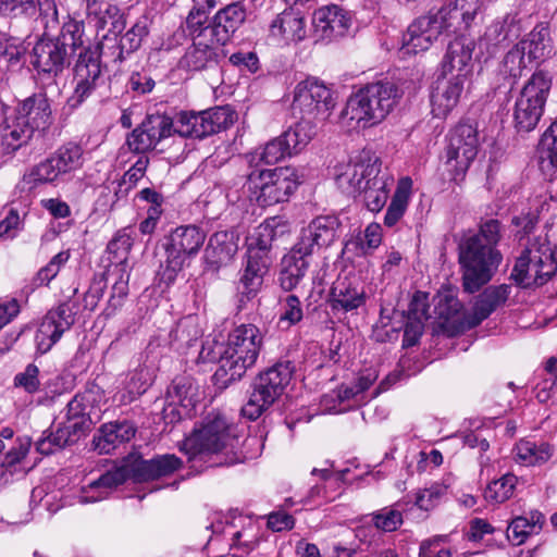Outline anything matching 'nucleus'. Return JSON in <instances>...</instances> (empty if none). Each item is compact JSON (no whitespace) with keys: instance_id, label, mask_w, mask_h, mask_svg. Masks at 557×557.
Wrapping results in <instances>:
<instances>
[{"instance_id":"f257e3e1","label":"nucleus","mask_w":557,"mask_h":557,"mask_svg":"<svg viewBox=\"0 0 557 557\" xmlns=\"http://www.w3.org/2000/svg\"><path fill=\"white\" fill-rule=\"evenodd\" d=\"M242 437L237 428L224 416L210 413L184 440L181 450L185 451L189 459L198 456L214 457L215 465L230 466L243 462L248 457L244 447L258 443L257 437Z\"/></svg>"},{"instance_id":"f03ea898","label":"nucleus","mask_w":557,"mask_h":557,"mask_svg":"<svg viewBox=\"0 0 557 557\" xmlns=\"http://www.w3.org/2000/svg\"><path fill=\"white\" fill-rule=\"evenodd\" d=\"M502 233L500 222L488 219L480 223L478 232L463 234L458 249L466 292L473 294L492 280L503 260L497 249Z\"/></svg>"},{"instance_id":"7ed1b4c3","label":"nucleus","mask_w":557,"mask_h":557,"mask_svg":"<svg viewBox=\"0 0 557 557\" xmlns=\"http://www.w3.org/2000/svg\"><path fill=\"white\" fill-rule=\"evenodd\" d=\"M337 187L351 197H361L368 210L380 212L386 205L394 178L382 171L381 160L371 151L362 150L335 169Z\"/></svg>"},{"instance_id":"20e7f679","label":"nucleus","mask_w":557,"mask_h":557,"mask_svg":"<svg viewBox=\"0 0 557 557\" xmlns=\"http://www.w3.org/2000/svg\"><path fill=\"white\" fill-rule=\"evenodd\" d=\"M45 83L39 91L20 101L14 114L0 125V153L8 156L27 145L35 136L42 137L53 124L51 100Z\"/></svg>"},{"instance_id":"39448f33","label":"nucleus","mask_w":557,"mask_h":557,"mask_svg":"<svg viewBox=\"0 0 557 557\" xmlns=\"http://www.w3.org/2000/svg\"><path fill=\"white\" fill-rule=\"evenodd\" d=\"M182 467V460L175 455H161L144 460L132 455L120 467H114L101 474L97 480L82 486L76 498L82 505L103 500L128 478L136 481H149L170 475Z\"/></svg>"},{"instance_id":"423d86ee","label":"nucleus","mask_w":557,"mask_h":557,"mask_svg":"<svg viewBox=\"0 0 557 557\" xmlns=\"http://www.w3.org/2000/svg\"><path fill=\"white\" fill-rule=\"evenodd\" d=\"M401 96L403 91L394 82L385 79L370 83L348 98L342 115L358 126L371 127L386 119Z\"/></svg>"},{"instance_id":"0eeeda50","label":"nucleus","mask_w":557,"mask_h":557,"mask_svg":"<svg viewBox=\"0 0 557 557\" xmlns=\"http://www.w3.org/2000/svg\"><path fill=\"white\" fill-rule=\"evenodd\" d=\"M263 346L260 329L251 323L235 326L227 335L221 351L215 375L231 383L243 377L255 366Z\"/></svg>"},{"instance_id":"6e6552de","label":"nucleus","mask_w":557,"mask_h":557,"mask_svg":"<svg viewBox=\"0 0 557 557\" xmlns=\"http://www.w3.org/2000/svg\"><path fill=\"white\" fill-rule=\"evenodd\" d=\"M206 237V232L195 224L181 225L172 230L162 243L165 258L158 270L159 283L165 287L171 286L187 261L197 256Z\"/></svg>"},{"instance_id":"1a4fd4ad","label":"nucleus","mask_w":557,"mask_h":557,"mask_svg":"<svg viewBox=\"0 0 557 557\" xmlns=\"http://www.w3.org/2000/svg\"><path fill=\"white\" fill-rule=\"evenodd\" d=\"M295 364L289 360H278L259 373L251 385V392L242 408V414L249 420H257L285 392L289 384Z\"/></svg>"},{"instance_id":"9d476101","label":"nucleus","mask_w":557,"mask_h":557,"mask_svg":"<svg viewBox=\"0 0 557 557\" xmlns=\"http://www.w3.org/2000/svg\"><path fill=\"white\" fill-rule=\"evenodd\" d=\"M298 172L292 166L252 170L247 177L248 189L260 207L285 202L299 185Z\"/></svg>"},{"instance_id":"9b49d317","label":"nucleus","mask_w":557,"mask_h":557,"mask_svg":"<svg viewBox=\"0 0 557 557\" xmlns=\"http://www.w3.org/2000/svg\"><path fill=\"white\" fill-rule=\"evenodd\" d=\"M552 76L539 70L532 74L516 100L513 121L518 132L534 129L543 114L549 90Z\"/></svg>"},{"instance_id":"f8f14e48","label":"nucleus","mask_w":557,"mask_h":557,"mask_svg":"<svg viewBox=\"0 0 557 557\" xmlns=\"http://www.w3.org/2000/svg\"><path fill=\"white\" fill-rule=\"evenodd\" d=\"M557 271V262L549 243L533 244L517 259L510 277L523 288L547 283Z\"/></svg>"},{"instance_id":"ddd939ff","label":"nucleus","mask_w":557,"mask_h":557,"mask_svg":"<svg viewBox=\"0 0 557 557\" xmlns=\"http://www.w3.org/2000/svg\"><path fill=\"white\" fill-rule=\"evenodd\" d=\"M335 107L333 91L317 77H307L294 88L292 110L299 119L325 122Z\"/></svg>"},{"instance_id":"4468645a","label":"nucleus","mask_w":557,"mask_h":557,"mask_svg":"<svg viewBox=\"0 0 557 557\" xmlns=\"http://www.w3.org/2000/svg\"><path fill=\"white\" fill-rule=\"evenodd\" d=\"M235 113L227 107H214L205 111H183L173 122L172 133L182 137L205 138L226 129L234 123Z\"/></svg>"},{"instance_id":"2eb2a0df","label":"nucleus","mask_w":557,"mask_h":557,"mask_svg":"<svg viewBox=\"0 0 557 557\" xmlns=\"http://www.w3.org/2000/svg\"><path fill=\"white\" fill-rule=\"evenodd\" d=\"M71 57L66 49L52 36L42 34L32 50V65L37 72L39 84L55 88L59 91L55 78L70 65Z\"/></svg>"},{"instance_id":"dca6fc26","label":"nucleus","mask_w":557,"mask_h":557,"mask_svg":"<svg viewBox=\"0 0 557 557\" xmlns=\"http://www.w3.org/2000/svg\"><path fill=\"white\" fill-rule=\"evenodd\" d=\"M74 91L67 99V106L72 110L79 108L102 84L98 48H87L79 53L74 69Z\"/></svg>"},{"instance_id":"f3484780","label":"nucleus","mask_w":557,"mask_h":557,"mask_svg":"<svg viewBox=\"0 0 557 557\" xmlns=\"http://www.w3.org/2000/svg\"><path fill=\"white\" fill-rule=\"evenodd\" d=\"M173 120L165 114H149L126 139L128 148L136 153L153 149L158 143L172 135Z\"/></svg>"},{"instance_id":"a211bd4d","label":"nucleus","mask_w":557,"mask_h":557,"mask_svg":"<svg viewBox=\"0 0 557 557\" xmlns=\"http://www.w3.org/2000/svg\"><path fill=\"white\" fill-rule=\"evenodd\" d=\"M339 225V220L334 215L317 216L302 230L294 247L302 255L311 257L335 242Z\"/></svg>"},{"instance_id":"6ab92c4d","label":"nucleus","mask_w":557,"mask_h":557,"mask_svg":"<svg viewBox=\"0 0 557 557\" xmlns=\"http://www.w3.org/2000/svg\"><path fill=\"white\" fill-rule=\"evenodd\" d=\"M75 322V312L69 302L50 310L40 323L35 341L41 354H46Z\"/></svg>"},{"instance_id":"aec40b11","label":"nucleus","mask_w":557,"mask_h":557,"mask_svg":"<svg viewBox=\"0 0 557 557\" xmlns=\"http://www.w3.org/2000/svg\"><path fill=\"white\" fill-rule=\"evenodd\" d=\"M479 138L476 128L469 123L458 124L449 135L447 162L455 161L457 171H466L478 154Z\"/></svg>"},{"instance_id":"412c9836","label":"nucleus","mask_w":557,"mask_h":557,"mask_svg":"<svg viewBox=\"0 0 557 557\" xmlns=\"http://www.w3.org/2000/svg\"><path fill=\"white\" fill-rule=\"evenodd\" d=\"M483 0H446L434 14L447 34L467 30L481 12Z\"/></svg>"},{"instance_id":"4be33fe9","label":"nucleus","mask_w":557,"mask_h":557,"mask_svg":"<svg viewBox=\"0 0 557 557\" xmlns=\"http://www.w3.org/2000/svg\"><path fill=\"white\" fill-rule=\"evenodd\" d=\"M446 33L434 13L416 18L403 36L404 53H418L428 50L432 44Z\"/></svg>"},{"instance_id":"5701e85b","label":"nucleus","mask_w":557,"mask_h":557,"mask_svg":"<svg viewBox=\"0 0 557 557\" xmlns=\"http://www.w3.org/2000/svg\"><path fill=\"white\" fill-rule=\"evenodd\" d=\"M465 74L437 78L430 97L434 117L445 119L457 107L465 90Z\"/></svg>"},{"instance_id":"b1692460","label":"nucleus","mask_w":557,"mask_h":557,"mask_svg":"<svg viewBox=\"0 0 557 557\" xmlns=\"http://www.w3.org/2000/svg\"><path fill=\"white\" fill-rule=\"evenodd\" d=\"M289 233V222L284 216L274 215L265 219L248 238L247 252L271 259L270 251L273 243Z\"/></svg>"},{"instance_id":"393cba45","label":"nucleus","mask_w":557,"mask_h":557,"mask_svg":"<svg viewBox=\"0 0 557 557\" xmlns=\"http://www.w3.org/2000/svg\"><path fill=\"white\" fill-rule=\"evenodd\" d=\"M247 18V12L240 2H233L220 9L211 18L208 33L213 42L227 45Z\"/></svg>"},{"instance_id":"a878e982","label":"nucleus","mask_w":557,"mask_h":557,"mask_svg":"<svg viewBox=\"0 0 557 557\" xmlns=\"http://www.w3.org/2000/svg\"><path fill=\"white\" fill-rule=\"evenodd\" d=\"M270 263L271 259H264L255 252L246 253V262L236 287L240 307L257 296Z\"/></svg>"},{"instance_id":"bb28decb","label":"nucleus","mask_w":557,"mask_h":557,"mask_svg":"<svg viewBox=\"0 0 557 557\" xmlns=\"http://www.w3.org/2000/svg\"><path fill=\"white\" fill-rule=\"evenodd\" d=\"M312 25L320 38L333 39L346 34L351 25V18L342 8L332 4L314 11Z\"/></svg>"},{"instance_id":"cd10ccee","label":"nucleus","mask_w":557,"mask_h":557,"mask_svg":"<svg viewBox=\"0 0 557 557\" xmlns=\"http://www.w3.org/2000/svg\"><path fill=\"white\" fill-rule=\"evenodd\" d=\"M239 236L234 231L215 232L208 242L205 249L207 263L213 269L219 270L226 267L234 259L238 250Z\"/></svg>"},{"instance_id":"c85d7f7f","label":"nucleus","mask_w":557,"mask_h":557,"mask_svg":"<svg viewBox=\"0 0 557 557\" xmlns=\"http://www.w3.org/2000/svg\"><path fill=\"white\" fill-rule=\"evenodd\" d=\"M222 45L210 39L193 40L180 61L183 69L202 71L218 65L222 55Z\"/></svg>"},{"instance_id":"c756f323","label":"nucleus","mask_w":557,"mask_h":557,"mask_svg":"<svg viewBox=\"0 0 557 557\" xmlns=\"http://www.w3.org/2000/svg\"><path fill=\"white\" fill-rule=\"evenodd\" d=\"M136 425L128 420L109 422L94 436V446L99 454H110L120 445L128 443L136 434Z\"/></svg>"},{"instance_id":"7c9ffc66","label":"nucleus","mask_w":557,"mask_h":557,"mask_svg":"<svg viewBox=\"0 0 557 557\" xmlns=\"http://www.w3.org/2000/svg\"><path fill=\"white\" fill-rule=\"evenodd\" d=\"M475 42L465 35L456 37L448 44L447 51L442 61L443 73L448 74L457 71V74H465L466 77L472 71V57Z\"/></svg>"},{"instance_id":"2f4dec72","label":"nucleus","mask_w":557,"mask_h":557,"mask_svg":"<svg viewBox=\"0 0 557 557\" xmlns=\"http://www.w3.org/2000/svg\"><path fill=\"white\" fill-rule=\"evenodd\" d=\"M166 401L165 417H169V410L176 411L178 419L188 416L197 403V386L188 377H176L168 388Z\"/></svg>"},{"instance_id":"473e14b6","label":"nucleus","mask_w":557,"mask_h":557,"mask_svg":"<svg viewBox=\"0 0 557 557\" xmlns=\"http://www.w3.org/2000/svg\"><path fill=\"white\" fill-rule=\"evenodd\" d=\"M270 35L286 44H297L306 38L304 16L294 10H284L270 24Z\"/></svg>"},{"instance_id":"72a5a7b5","label":"nucleus","mask_w":557,"mask_h":557,"mask_svg":"<svg viewBox=\"0 0 557 557\" xmlns=\"http://www.w3.org/2000/svg\"><path fill=\"white\" fill-rule=\"evenodd\" d=\"M511 294V285L502 284L485 288L476 298L469 326L479 325L487 319L498 307L505 305Z\"/></svg>"},{"instance_id":"f704fd0d","label":"nucleus","mask_w":557,"mask_h":557,"mask_svg":"<svg viewBox=\"0 0 557 557\" xmlns=\"http://www.w3.org/2000/svg\"><path fill=\"white\" fill-rule=\"evenodd\" d=\"M331 301L334 309L351 311L366 302L363 287L356 284L349 277H338L331 290Z\"/></svg>"},{"instance_id":"c9c22d12","label":"nucleus","mask_w":557,"mask_h":557,"mask_svg":"<svg viewBox=\"0 0 557 557\" xmlns=\"http://www.w3.org/2000/svg\"><path fill=\"white\" fill-rule=\"evenodd\" d=\"M309 258L294 246L283 257L278 282L284 290L289 292L298 286L309 268Z\"/></svg>"},{"instance_id":"e433bc0d","label":"nucleus","mask_w":557,"mask_h":557,"mask_svg":"<svg viewBox=\"0 0 557 557\" xmlns=\"http://www.w3.org/2000/svg\"><path fill=\"white\" fill-rule=\"evenodd\" d=\"M518 45L525 52L529 62H542L548 59L554 51L549 29L543 25L534 27L528 37L520 40Z\"/></svg>"},{"instance_id":"4c0bfd02","label":"nucleus","mask_w":557,"mask_h":557,"mask_svg":"<svg viewBox=\"0 0 557 557\" xmlns=\"http://www.w3.org/2000/svg\"><path fill=\"white\" fill-rule=\"evenodd\" d=\"M0 72L16 71L24 65L27 48L24 41L8 33H1Z\"/></svg>"},{"instance_id":"58836bf2","label":"nucleus","mask_w":557,"mask_h":557,"mask_svg":"<svg viewBox=\"0 0 557 557\" xmlns=\"http://www.w3.org/2000/svg\"><path fill=\"white\" fill-rule=\"evenodd\" d=\"M513 454L515 460L522 466H540L552 458L554 448L546 442L521 440L516 444Z\"/></svg>"},{"instance_id":"ea45409f","label":"nucleus","mask_w":557,"mask_h":557,"mask_svg":"<svg viewBox=\"0 0 557 557\" xmlns=\"http://www.w3.org/2000/svg\"><path fill=\"white\" fill-rule=\"evenodd\" d=\"M543 522L544 516L537 510L530 512V517L518 516L507 528V539L512 545H521L542 530Z\"/></svg>"},{"instance_id":"a19ab883","label":"nucleus","mask_w":557,"mask_h":557,"mask_svg":"<svg viewBox=\"0 0 557 557\" xmlns=\"http://www.w3.org/2000/svg\"><path fill=\"white\" fill-rule=\"evenodd\" d=\"M318 124V122L308 119H299L294 126L281 135L290 156L299 153L307 147L315 136Z\"/></svg>"},{"instance_id":"79ce46f5","label":"nucleus","mask_w":557,"mask_h":557,"mask_svg":"<svg viewBox=\"0 0 557 557\" xmlns=\"http://www.w3.org/2000/svg\"><path fill=\"white\" fill-rule=\"evenodd\" d=\"M201 336L200 321L198 315L195 314H188L180 319L170 333L171 342L176 344L177 349L191 347Z\"/></svg>"},{"instance_id":"37998d69","label":"nucleus","mask_w":557,"mask_h":557,"mask_svg":"<svg viewBox=\"0 0 557 557\" xmlns=\"http://www.w3.org/2000/svg\"><path fill=\"white\" fill-rule=\"evenodd\" d=\"M148 33V18L146 16H141L120 39V42L116 46L117 55H115L114 61L121 63L129 54L138 50Z\"/></svg>"},{"instance_id":"c03bdc74","label":"nucleus","mask_w":557,"mask_h":557,"mask_svg":"<svg viewBox=\"0 0 557 557\" xmlns=\"http://www.w3.org/2000/svg\"><path fill=\"white\" fill-rule=\"evenodd\" d=\"M412 180L408 176L398 181L395 194L384 216L385 226H394L407 210L411 196Z\"/></svg>"},{"instance_id":"a18cd8bd","label":"nucleus","mask_w":557,"mask_h":557,"mask_svg":"<svg viewBox=\"0 0 557 557\" xmlns=\"http://www.w3.org/2000/svg\"><path fill=\"white\" fill-rule=\"evenodd\" d=\"M51 156L62 175L78 170L84 163L83 148L75 143L64 144Z\"/></svg>"},{"instance_id":"49530a36","label":"nucleus","mask_w":557,"mask_h":557,"mask_svg":"<svg viewBox=\"0 0 557 557\" xmlns=\"http://www.w3.org/2000/svg\"><path fill=\"white\" fill-rule=\"evenodd\" d=\"M84 23L76 21L70 16L63 22L60 34L52 36V39L58 40L66 49V52L72 57L77 49L84 46Z\"/></svg>"},{"instance_id":"de8ad7c7","label":"nucleus","mask_w":557,"mask_h":557,"mask_svg":"<svg viewBox=\"0 0 557 557\" xmlns=\"http://www.w3.org/2000/svg\"><path fill=\"white\" fill-rule=\"evenodd\" d=\"M87 14L97 29H103L109 23L112 24L113 29L117 30L123 26V23L120 22V10L115 5L109 3L97 4L96 1H92L87 5Z\"/></svg>"},{"instance_id":"09e8293b","label":"nucleus","mask_w":557,"mask_h":557,"mask_svg":"<svg viewBox=\"0 0 557 557\" xmlns=\"http://www.w3.org/2000/svg\"><path fill=\"white\" fill-rule=\"evenodd\" d=\"M517 484L518 478L513 473H506L487 484L484 498L493 504L505 503L513 496Z\"/></svg>"},{"instance_id":"8fccbe9b","label":"nucleus","mask_w":557,"mask_h":557,"mask_svg":"<svg viewBox=\"0 0 557 557\" xmlns=\"http://www.w3.org/2000/svg\"><path fill=\"white\" fill-rule=\"evenodd\" d=\"M61 175L62 174L60 171H58L52 156H50L49 158L34 165L24 175V181L32 187H37L41 184L54 183Z\"/></svg>"},{"instance_id":"3c124183","label":"nucleus","mask_w":557,"mask_h":557,"mask_svg":"<svg viewBox=\"0 0 557 557\" xmlns=\"http://www.w3.org/2000/svg\"><path fill=\"white\" fill-rule=\"evenodd\" d=\"M231 546L238 552L239 555H248L251 550H253L259 543V531L258 528L251 522L248 521L247 524L245 522L236 528L232 533Z\"/></svg>"},{"instance_id":"603ef678","label":"nucleus","mask_w":557,"mask_h":557,"mask_svg":"<svg viewBox=\"0 0 557 557\" xmlns=\"http://www.w3.org/2000/svg\"><path fill=\"white\" fill-rule=\"evenodd\" d=\"M151 377L145 368L134 370L126 382L124 392L121 393L120 403L131 404L143 395L150 386Z\"/></svg>"},{"instance_id":"864d4df0","label":"nucleus","mask_w":557,"mask_h":557,"mask_svg":"<svg viewBox=\"0 0 557 557\" xmlns=\"http://www.w3.org/2000/svg\"><path fill=\"white\" fill-rule=\"evenodd\" d=\"M119 277L112 286L111 296L108 301V306L104 309L107 317L113 315L124 304L126 296L128 295V280L129 273L125 270V264L120 263L117 267Z\"/></svg>"},{"instance_id":"5fc2aeb1","label":"nucleus","mask_w":557,"mask_h":557,"mask_svg":"<svg viewBox=\"0 0 557 557\" xmlns=\"http://www.w3.org/2000/svg\"><path fill=\"white\" fill-rule=\"evenodd\" d=\"M525 55V52L517 44L504 57L500 71L505 76L513 79L512 84H515L528 69L529 60L527 61Z\"/></svg>"},{"instance_id":"6e6d98bb","label":"nucleus","mask_w":557,"mask_h":557,"mask_svg":"<svg viewBox=\"0 0 557 557\" xmlns=\"http://www.w3.org/2000/svg\"><path fill=\"white\" fill-rule=\"evenodd\" d=\"M185 25V30L188 32L191 40H197L198 38L212 40V36L208 33L211 28V21L208 22V12L191 8L186 17Z\"/></svg>"},{"instance_id":"4d7b16f0","label":"nucleus","mask_w":557,"mask_h":557,"mask_svg":"<svg viewBox=\"0 0 557 557\" xmlns=\"http://www.w3.org/2000/svg\"><path fill=\"white\" fill-rule=\"evenodd\" d=\"M446 494L447 485L442 482H435L429 487L417 492L414 504L420 509L429 511L435 508Z\"/></svg>"},{"instance_id":"13d9d810","label":"nucleus","mask_w":557,"mask_h":557,"mask_svg":"<svg viewBox=\"0 0 557 557\" xmlns=\"http://www.w3.org/2000/svg\"><path fill=\"white\" fill-rule=\"evenodd\" d=\"M37 13L36 0H0V16L34 17Z\"/></svg>"},{"instance_id":"bf43d9fd","label":"nucleus","mask_w":557,"mask_h":557,"mask_svg":"<svg viewBox=\"0 0 557 557\" xmlns=\"http://www.w3.org/2000/svg\"><path fill=\"white\" fill-rule=\"evenodd\" d=\"M286 156L290 157V153L288 152L282 137L278 136L267 143L262 148L256 150L252 156V160L258 158L265 164H273L281 161Z\"/></svg>"},{"instance_id":"052dcab7","label":"nucleus","mask_w":557,"mask_h":557,"mask_svg":"<svg viewBox=\"0 0 557 557\" xmlns=\"http://www.w3.org/2000/svg\"><path fill=\"white\" fill-rule=\"evenodd\" d=\"M70 251L64 250L57 253L34 277L35 286L48 285L60 272L61 268L69 261Z\"/></svg>"},{"instance_id":"680f3d73","label":"nucleus","mask_w":557,"mask_h":557,"mask_svg":"<svg viewBox=\"0 0 557 557\" xmlns=\"http://www.w3.org/2000/svg\"><path fill=\"white\" fill-rule=\"evenodd\" d=\"M39 368L34 363H28L25 369L15 374L13 385L22 388L28 394H35L40 389Z\"/></svg>"},{"instance_id":"e2e57ef3","label":"nucleus","mask_w":557,"mask_h":557,"mask_svg":"<svg viewBox=\"0 0 557 557\" xmlns=\"http://www.w3.org/2000/svg\"><path fill=\"white\" fill-rule=\"evenodd\" d=\"M30 442L25 440L21 442L18 447L12 448L4 457L1 469L3 474L13 475L14 473L25 474V469L20 467V462L26 457Z\"/></svg>"},{"instance_id":"0e129e2a","label":"nucleus","mask_w":557,"mask_h":557,"mask_svg":"<svg viewBox=\"0 0 557 557\" xmlns=\"http://www.w3.org/2000/svg\"><path fill=\"white\" fill-rule=\"evenodd\" d=\"M246 519L242 516L231 517L228 515H215L208 527L212 531L213 535H223L227 539H232V533L236 528H239Z\"/></svg>"},{"instance_id":"69168bd1","label":"nucleus","mask_w":557,"mask_h":557,"mask_svg":"<svg viewBox=\"0 0 557 557\" xmlns=\"http://www.w3.org/2000/svg\"><path fill=\"white\" fill-rule=\"evenodd\" d=\"M372 521L376 529L383 532H393L403 523L400 511L392 508H384L372 515Z\"/></svg>"},{"instance_id":"338daca9","label":"nucleus","mask_w":557,"mask_h":557,"mask_svg":"<svg viewBox=\"0 0 557 557\" xmlns=\"http://www.w3.org/2000/svg\"><path fill=\"white\" fill-rule=\"evenodd\" d=\"M39 18L44 25V34L50 35L59 25L58 8L54 0H36Z\"/></svg>"},{"instance_id":"774afa93","label":"nucleus","mask_w":557,"mask_h":557,"mask_svg":"<svg viewBox=\"0 0 557 557\" xmlns=\"http://www.w3.org/2000/svg\"><path fill=\"white\" fill-rule=\"evenodd\" d=\"M84 423L82 403L75 397L67 405V421L64 423L69 431H72V437L75 438V442L83 433Z\"/></svg>"}]
</instances>
